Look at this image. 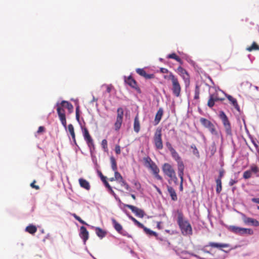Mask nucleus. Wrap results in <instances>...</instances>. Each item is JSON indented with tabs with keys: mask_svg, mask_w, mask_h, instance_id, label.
Instances as JSON below:
<instances>
[{
	"mask_svg": "<svg viewBox=\"0 0 259 259\" xmlns=\"http://www.w3.org/2000/svg\"><path fill=\"white\" fill-rule=\"evenodd\" d=\"M79 236L83 240V243L85 244L86 241L89 239V234L86 228L84 226H81L80 228Z\"/></svg>",
	"mask_w": 259,
	"mask_h": 259,
	"instance_id": "obj_15",
	"label": "nucleus"
},
{
	"mask_svg": "<svg viewBox=\"0 0 259 259\" xmlns=\"http://www.w3.org/2000/svg\"><path fill=\"white\" fill-rule=\"evenodd\" d=\"M76 118L78 121H79V108H76Z\"/></svg>",
	"mask_w": 259,
	"mask_h": 259,
	"instance_id": "obj_54",
	"label": "nucleus"
},
{
	"mask_svg": "<svg viewBox=\"0 0 259 259\" xmlns=\"http://www.w3.org/2000/svg\"><path fill=\"white\" fill-rule=\"evenodd\" d=\"M167 58L175 59L181 65L183 64V62L182 61V59L179 56H178L175 53L169 54L167 56Z\"/></svg>",
	"mask_w": 259,
	"mask_h": 259,
	"instance_id": "obj_30",
	"label": "nucleus"
},
{
	"mask_svg": "<svg viewBox=\"0 0 259 259\" xmlns=\"http://www.w3.org/2000/svg\"><path fill=\"white\" fill-rule=\"evenodd\" d=\"M171 82L172 88L171 91L172 94L177 97H179L181 95V86L177 77L173 79Z\"/></svg>",
	"mask_w": 259,
	"mask_h": 259,
	"instance_id": "obj_11",
	"label": "nucleus"
},
{
	"mask_svg": "<svg viewBox=\"0 0 259 259\" xmlns=\"http://www.w3.org/2000/svg\"><path fill=\"white\" fill-rule=\"evenodd\" d=\"M215 182L217 184L216 192L218 194H219L222 190V181H220V180H215Z\"/></svg>",
	"mask_w": 259,
	"mask_h": 259,
	"instance_id": "obj_35",
	"label": "nucleus"
},
{
	"mask_svg": "<svg viewBox=\"0 0 259 259\" xmlns=\"http://www.w3.org/2000/svg\"><path fill=\"white\" fill-rule=\"evenodd\" d=\"M124 81L131 88L134 89L138 93H141V89L138 87L137 81L131 76L125 77Z\"/></svg>",
	"mask_w": 259,
	"mask_h": 259,
	"instance_id": "obj_13",
	"label": "nucleus"
},
{
	"mask_svg": "<svg viewBox=\"0 0 259 259\" xmlns=\"http://www.w3.org/2000/svg\"><path fill=\"white\" fill-rule=\"evenodd\" d=\"M225 174V170L223 169H220L219 171V175L216 180H219L222 181V179L224 177Z\"/></svg>",
	"mask_w": 259,
	"mask_h": 259,
	"instance_id": "obj_43",
	"label": "nucleus"
},
{
	"mask_svg": "<svg viewBox=\"0 0 259 259\" xmlns=\"http://www.w3.org/2000/svg\"><path fill=\"white\" fill-rule=\"evenodd\" d=\"M219 117L222 120L223 125L225 127L226 133L227 135L231 136L232 135V129L230 122L228 119V117L223 111H221L219 112Z\"/></svg>",
	"mask_w": 259,
	"mask_h": 259,
	"instance_id": "obj_7",
	"label": "nucleus"
},
{
	"mask_svg": "<svg viewBox=\"0 0 259 259\" xmlns=\"http://www.w3.org/2000/svg\"><path fill=\"white\" fill-rule=\"evenodd\" d=\"M251 172L250 170H246L243 173V178L245 179H249L251 177Z\"/></svg>",
	"mask_w": 259,
	"mask_h": 259,
	"instance_id": "obj_40",
	"label": "nucleus"
},
{
	"mask_svg": "<svg viewBox=\"0 0 259 259\" xmlns=\"http://www.w3.org/2000/svg\"><path fill=\"white\" fill-rule=\"evenodd\" d=\"M251 170L252 172H254V173H256V172H258V167H257L256 166H255V165H254V166H252L251 167Z\"/></svg>",
	"mask_w": 259,
	"mask_h": 259,
	"instance_id": "obj_50",
	"label": "nucleus"
},
{
	"mask_svg": "<svg viewBox=\"0 0 259 259\" xmlns=\"http://www.w3.org/2000/svg\"><path fill=\"white\" fill-rule=\"evenodd\" d=\"M114 178L115 180H119V182L123 179L122 176L117 170L114 171Z\"/></svg>",
	"mask_w": 259,
	"mask_h": 259,
	"instance_id": "obj_39",
	"label": "nucleus"
},
{
	"mask_svg": "<svg viewBox=\"0 0 259 259\" xmlns=\"http://www.w3.org/2000/svg\"><path fill=\"white\" fill-rule=\"evenodd\" d=\"M25 231L31 234H34L37 231V228L34 225H30L26 228Z\"/></svg>",
	"mask_w": 259,
	"mask_h": 259,
	"instance_id": "obj_29",
	"label": "nucleus"
},
{
	"mask_svg": "<svg viewBox=\"0 0 259 259\" xmlns=\"http://www.w3.org/2000/svg\"><path fill=\"white\" fill-rule=\"evenodd\" d=\"M110 162L112 169L114 171H116L117 170L116 161L115 159L113 156L110 157Z\"/></svg>",
	"mask_w": 259,
	"mask_h": 259,
	"instance_id": "obj_33",
	"label": "nucleus"
},
{
	"mask_svg": "<svg viewBox=\"0 0 259 259\" xmlns=\"http://www.w3.org/2000/svg\"><path fill=\"white\" fill-rule=\"evenodd\" d=\"M248 52H251L254 50H259V46L255 42H253L251 46L246 48Z\"/></svg>",
	"mask_w": 259,
	"mask_h": 259,
	"instance_id": "obj_31",
	"label": "nucleus"
},
{
	"mask_svg": "<svg viewBox=\"0 0 259 259\" xmlns=\"http://www.w3.org/2000/svg\"><path fill=\"white\" fill-rule=\"evenodd\" d=\"M67 109L69 110V111L70 112H71L73 110V105L70 103V104H69L67 106Z\"/></svg>",
	"mask_w": 259,
	"mask_h": 259,
	"instance_id": "obj_58",
	"label": "nucleus"
},
{
	"mask_svg": "<svg viewBox=\"0 0 259 259\" xmlns=\"http://www.w3.org/2000/svg\"><path fill=\"white\" fill-rule=\"evenodd\" d=\"M112 224L113 225L114 229L120 234L122 235L125 236L126 232H122V226L119 224L115 219H113L112 220Z\"/></svg>",
	"mask_w": 259,
	"mask_h": 259,
	"instance_id": "obj_18",
	"label": "nucleus"
},
{
	"mask_svg": "<svg viewBox=\"0 0 259 259\" xmlns=\"http://www.w3.org/2000/svg\"><path fill=\"white\" fill-rule=\"evenodd\" d=\"M163 111L162 108H159L158 110L157 111L156 114L155 115V124H157L159 123L161 119L162 116L163 115Z\"/></svg>",
	"mask_w": 259,
	"mask_h": 259,
	"instance_id": "obj_24",
	"label": "nucleus"
},
{
	"mask_svg": "<svg viewBox=\"0 0 259 259\" xmlns=\"http://www.w3.org/2000/svg\"><path fill=\"white\" fill-rule=\"evenodd\" d=\"M153 142L156 149L161 150L163 149L161 128L156 129L153 137Z\"/></svg>",
	"mask_w": 259,
	"mask_h": 259,
	"instance_id": "obj_5",
	"label": "nucleus"
},
{
	"mask_svg": "<svg viewBox=\"0 0 259 259\" xmlns=\"http://www.w3.org/2000/svg\"><path fill=\"white\" fill-rule=\"evenodd\" d=\"M160 72L161 73H169L170 71H169V70L166 69V68H160Z\"/></svg>",
	"mask_w": 259,
	"mask_h": 259,
	"instance_id": "obj_52",
	"label": "nucleus"
},
{
	"mask_svg": "<svg viewBox=\"0 0 259 259\" xmlns=\"http://www.w3.org/2000/svg\"><path fill=\"white\" fill-rule=\"evenodd\" d=\"M177 223L182 234L184 236L191 235L193 233L192 228L189 221L185 220L181 211H177Z\"/></svg>",
	"mask_w": 259,
	"mask_h": 259,
	"instance_id": "obj_1",
	"label": "nucleus"
},
{
	"mask_svg": "<svg viewBox=\"0 0 259 259\" xmlns=\"http://www.w3.org/2000/svg\"><path fill=\"white\" fill-rule=\"evenodd\" d=\"M134 185L138 190H139L141 188V184L139 182L136 181L134 183Z\"/></svg>",
	"mask_w": 259,
	"mask_h": 259,
	"instance_id": "obj_57",
	"label": "nucleus"
},
{
	"mask_svg": "<svg viewBox=\"0 0 259 259\" xmlns=\"http://www.w3.org/2000/svg\"><path fill=\"white\" fill-rule=\"evenodd\" d=\"M95 232L97 235L100 238H103L107 234V232L99 227L95 228Z\"/></svg>",
	"mask_w": 259,
	"mask_h": 259,
	"instance_id": "obj_26",
	"label": "nucleus"
},
{
	"mask_svg": "<svg viewBox=\"0 0 259 259\" xmlns=\"http://www.w3.org/2000/svg\"><path fill=\"white\" fill-rule=\"evenodd\" d=\"M211 98H213V100L215 102H217V101H221L222 100V99H220L218 96V94H211L209 96Z\"/></svg>",
	"mask_w": 259,
	"mask_h": 259,
	"instance_id": "obj_47",
	"label": "nucleus"
},
{
	"mask_svg": "<svg viewBox=\"0 0 259 259\" xmlns=\"http://www.w3.org/2000/svg\"><path fill=\"white\" fill-rule=\"evenodd\" d=\"M252 201L254 202L259 204V198H253L252 199Z\"/></svg>",
	"mask_w": 259,
	"mask_h": 259,
	"instance_id": "obj_64",
	"label": "nucleus"
},
{
	"mask_svg": "<svg viewBox=\"0 0 259 259\" xmlns=\"http://www.w3.org/2000/svg\"><path fill=\"white\" fill-rule=\"evenodd\" d=\"M72 215L75 219V220H77L78 222L81 219L78 215H77L75 213H73Z\"/></svg>",
	"mask_w": 259,
	"mask_h": 259,
	"instance_id": "obj_61",
	"label": "nucleus"
},
{
	"mask_svg": "<svg viewBox=\"0 0 259 259\" xmlns=\"http://www.w3.org/2000/svg\"><path fill=\"white\" fill-rule=\"evenodd\" d=\"M170 154L173 159L177 162L178 175L179 177H182V176L184 175L185 166L181 157L175 149L171 152Z\"/></svg>",
	"mask_w": 259,
	"mask_h": 259,
	"instance_id": "obj_4",
	"label": "nucleus"
},
{
	"mask_svg": "<svg viewBox=\"0 0 259 259\" xmlns=\"http://www.w3.org/2000/svg\"><path fill=\"white\" fill-rule=\"evenodd\" d=\"M78 182L79 185L81 188H83L87 190H89L90 189L91 186L90 183L86 180L83 178H80L78 180Z\"/></svg>",
	"mask_w": 259,
	"mask_h": 259,
	"instance_id": "obj_19",
	"label": "nucleus"
},
{
	"mask_svg": "<svg viewBox=\"0 0 259 259\" xmlns=\"http://www.w3.org/2000/svg\"><path fill=\"white\" fill-rule=\"evenodd\" d=\"M70 103L68 101H62L60 103H59V105H61V107L64 108H67V106L69 104H70Z\"/></svg>",
	"mask_w": 259,
	"mask_h": 259,
	"instance_id": "obj_44",
	"label": "nucleus"
},
{
	"mask_svg": "<svg viewBox=\"0 0 259 259\" xmlns=\"http://www.w3.org/2000/svg\"><path fill=\"white\" fill-rule=\"evenodd\" d=\"M68 129L69 132L70 133V134L72 137V140H73L74 143L75 144H76V139H75V134L74 127H73V125L71 124H69L68 125Z\"/></svg>",
	"mask_w": 259,
	"mask_h": 259,
	"instance_id": "obj_27",
	"label": "nucleus"
},
{
	"mask_svg": "<svg viewBox=\"0 0 259 259\" xmlns=\"http://www.w3.org/2000/svg\"><path fill=\"white\" fill-rule=\"evenodd\" d=\"M165 146L168 149V150L170 151V152H172L175 150V149L172 147V145L168 141L165 143Z\"/></svg>",
	"mask_w": 259,
	"mask_h": 259,
	"instance_id": "obj_45",
	"label": "nucleus"
},
{
	"mask_svg": "<svg viewBox=\"0 0 259 259\" xmlns=\"http://www.w3.org/2000/svg\"><path fill=\"white\" fill-rule=\"evenodd\" d=\"M45 131V127L44 126H40L38 127L37 130V133H40Z\"/></svg>",
	"mask_w": 259,
	"mask_h": 259,
	"instance_id": "obj_59",
	"label": "nucleus"
},
{
	"mask_svg": "<svg viewBox=\"0 0 259 259\" xmlns=\"http://www.w3.org/2000/svg\"><path fill=\"white\" fill-rule=\"evenodd\" d=\"M238 182L237 180H233V179H231L229 182V185L230 186H233V185H234L235 184L237 183Z\"/></svg>",
	"mask_w": 259,
	"mask_h": 259,
	"instance_id": "obj_53",
	"label": "nucleus"
},
{
	"mask_svg": "<svg viewBox=\"0 0 259 259\" xmlns=\"http://www.w3.org/2000/svg\"><path fill=\"white\" fill-rule=\"evenodd\" d=\"M177 72L183 79L186 86L189 85L190 82V75L187 71L180 66L177 68Z\"/></svg>",
	"mask_w": 259,
	"mask_h": 259,
	"instance_id": "obj_10",
	"label": "nucleus"
},
{
	"mask_svg": "<svg viewBox=\"0 0 259 259\" xmlns=\"http://www.w3.org/2000/svg\"><path fill=\"white\" fill-rule=\"evenodd\" d=\"M167 74H168L163 75V78L166 80H168L172 81V80L175 79V78L177 77L171 72H169Z\"/></svg>",
	"mask_w": 259,
	"mask_h": 259,
	"instance_id": "obj_32",
	"label": "nucleus"
},
{
	"mask_svg": "<svg viewBox=\"0 0 259 259\" xmlns=\"http://www.w3.org/2000/svg\"><path fill=\"white\" fill-rule=\"evenodd\" d=\"M252 142L255 147L256 150L257 151H259V145H258V142H256L254 141H252Z\"/></svg>",
	"mask_w": 259,
	"mask_h": 259,
	"instance_id": "obj_56",
	"label": "nucleus"
},
{
	"mask_svg": "<svg viewBox=\"0 0 259 259\" xmlns=\"http://www.w3.org/2000/svg\"><path fill=\"white\" fill-rule=\"evenodd\" d=\"M124 111L122 108L119 107L117 109V116L116 121L114 123L115 131H118L122 125Z\"/></svg>",
	"mask_w": 259,
	"mask_h": 259,
	"instance_id": "obj_8",
	"label": "nucleus"
},
{
	"mask_svg": "<svg viewBox=\"0 0 259 259\" xmlns=\"http://www.w3.org/2000/svg\"><path fill=\"white\" fill-rule=\"evenodd\" d=\"M213 100V98L209 96V98L207 102V106L210 108H212L214 105L215 101Z\"/></svg>",
	"mask_w": 259,
	"mask_h": 259,
	"instance_id": "obj_41",
	"label": "nucleus"
},
{
	"mask_svg": "<svg viewBox=\"0 0 259 259\" xmlns=\"http://www.w3.org/2000/svg\"><path fill=\"white\" fill-rule=\"evenodd\" d=\"M207 246L214 248H224L229 247V245L226 243H219L210 242Z\"/></svg>",
	"mask_w": 259,
	"mask_h": 259,
	"instance_id": "obj_20",
	"label": "nucleus"
},
{
	"mask_svg": "<svg viewBox=\"0 0 259 259\" xmlns=\"http://www.w3.org/2000/svg\"><path fill=\"white\" fill-rule=\"evenodd\" d=\"M113 88V86L111 84L107 85L106 86V91L107 93H110L111 91V90Z\"/></svg>",
	"mask_w": 259,
	"mask_h": 259,
	"instance_id": "obj_55",
	"label": "nucleus"
},
{
	"mask_svg": "<svg viewBox=\"0 0 259 259\" xmlns=\"http://www.w3.org/2000/svg\"><path fill=\"white\" fill-rule=\"evenodd\" d=\"M81 130L84 139L85 141L91 152H92L95 148L93 139L91 136L87 128L85 127H81Z\"/></svg>",
	"mask_w": 259,
	"mask_h": 259,
	"instance_id": "obj_6",
	"label": "nucleus"
},
{
	"mask_svg": "<svg viewBox=\"0 0 259 259\" xmlns=\"http://www.w3.org/2000/svg\"><path fill=\"white\" fill-rule=\"evenodd\" d=\"M136 71L138 74L144 77L145 79H152L155 77L154 74H147L143 68H137Z\"/></svg>",
	"mask_w": 259,
	"mask_h": 259,
	"instance_id": "obj_16",
	"label": "nucleus"
},
{
	"mask_svg": "<svg viewBox=\"0 0 259 259\" xmlns=\"http://www.w3.org/2000/svg\"><path fill=\"white\" fill-rule=\"evenodd\" d=\"M124 206L132 210V211L133 213H134L137 217H138L140 218H143L145 215V213L143 209L139 208L136 206L130 204H124Z\"/></svg>",
	"mask_w": 259,
	"mask_h": 259,
	"instance_id": "obj_12",
	"label": "nucleus"
},
{
	"mask_svg": "<svg viewBox=\"0 0 259 259\" xmlns=\"http://www.w3.org/2000/svg\"><path fill=\"white\" fill-rule=\"evenodd\" d=\"M115 152L116 154H119L121 153L120 147L119 145H116L115 147Z\"/></svg>",
	"mask_w": 259,
	"mask_h": 259,
	"instance_id": "obj_48",
	"label": "nucleus"
},
{
	"mask_svg": "<svg viewBox=\"0 0 259 259\" xmlns=\"http://www.w3.org/2000/svg\"><path fill=\"white\" fill-rule=\"evenodd\" d=\"M229 101L232 103L233 106L235 107V108L238 111H240V107L238 104L237 101L236 99L229 95L227 97Z\"/></svg>",
	"mask_w": 259,
	"mask_h": 259,
	"instance_id": "obj_25",
	"label": "nucleus"
},
{
	"mask_svg": "<svg viewBox=\"0 0 259 259\" xmlns=\"http://www.w3.org/2000/svg\"><path fill=\"white\" fill-rule=\"evenodd\" d=\"M253 234V231L251 229L241 228L239 235H251Z\"/></svg>",
	"mask_w": 259,
	"mask_h": 259,
	"instance_id": "obj_23",
	"label": "nucleus"
},
{
	"mask_svg": "<svg viewBox=\"0 0 259 259\" xmlns=\"http://www.w3.org/2000/svg\"><path fill=\"white\" fill-rule=\"evenodd\" d=\"M242 219L244 223L246 225H250L254 227L259 226V222L251 218L247 217L245 214H242Z\"/></svg>",
	"mask_w": 259,
	"mask_h": 259,
	"instance_id": "obj_14",
	"label": "nucleus"
},
{
	"mask_svg": "<svg viewBox=\"0 0 259 259\" xmlns=\"http://www.w3.org/2000/svg\"><path fill=\"white\" fill-rule=\"evenodd\" d=\"M183 176L184 175H182V177H180V179H181V184H180V189L181 191H182L183 190Z\"/></svg>",
	"mask_w": 259,
	"mask_h": 259,
	"instance_id": "obj_60",
	"label": "nucleus"
},
{
	"mask_svg": "<svg viewBox=\"0 0 259 259\" xmlns=\"http://www.w3.org/2000/svg\"><path fill=\"white\" fill-rule=\"evenodd\" d=\"M201 124L206 128L210 129L214 124L209 120L203 117H201L199 119Z\"/></svg>",
	"mask_w": 259,
	"mask_h": 259,
	"instance_id": "obj_17",
	"label": "nucleus"
},
{
	"mask_svg": "<svg viewBox=\"0 0 259 259\" xmlns=\"http://www.w3.org/2000/svg\"><path fill=\"white\" fill-rule=\"evenodd\" d=\"M100 175H101V179L102 180V181H103V182L104 183L105 182H106V177L104 176L102 173L100 174Z\"/></svg>",
	"mask_w": 259,
	"mask_h": 259,
	"instance_id": "obj_62",
	"label": "nucleus"
},
{
	"mask_svg": "<svg viewBox=\"0 0 259 259\" xmlns=\"http://www.w3.org/2000/svg\"><path fill=\"white\" fill-rule=\"evenodd\" d=\"M143 160L144 166L152 171L154 177L156 179L162 181V177L159 175V168L151 158L149 156H146L143 158Z\"/></svg>",
	"mask_w": 259,
	"mask_h": 259,
	"instance_id": "obj_2",
	"label": "nucleus"
},
{
	"mask_svg": "<svg viewBox=\"0 0 259 259\" xmlns=\"http://www.w3.org/2000/svg\"><path fill=\"white\" fill-rule=\"evenodd\" d=\"M119 182L121 183V185L124 186L126 190H128L130 188L128 184L123 179L121 180Z\"/></svg>",
	"mask_w": 259,
	"mask_h": 259,
	"instance_id": "obj_46",
	"label": "nucleus"
},
{
	"mask_svg": "<svg viewBox=\"0 0 259 259\" xmlns=\"http://www.w3.org/2000/svg\"><path fill=\"white\" fill-rule=\"evenodd\" d=\"M208 131L212 135L216 137H219V133L214 125L212 126V127H211L210 129H209Z\"/></svg>",
	"mask_w": 259,
	"mask_h": 259,
	"instance_id": "obj_36",
	"label": "nucleus"
},
{
	"mask_svg": "<svg viewBox=\"0 0 259 259\" xmlns=\"http://www.w3.org/2000/svg\"><path fill=\"white\" fill-rule=\"evenodd\" d=\"M191 148L192 149L193 154L197 158H199L200 155L199 151L196 148V146L194 144L191 145Z\"/></svg>",
	"mask_w": 259,
	"mask_h": 259,
	"instance_id": "obj_37",
	"label": "nucleus"
},
{
	"mask_svg": "<svg viewBox=\"0 0 259 259\" xmlns=\"http://www.w3.org/2000/svg\"><path fill=\"white\" fill-rule=\"evenodd\" d=\"M135 224L136 225H137L140 228L143 229L145 228V226H144V225H143L142 223H141L138 221H137V222Z\"/></svg>",
	"mask_w": 259,
	"mask_h": 259,
	"instance_id": "obj_51",
	"label": "nucleus"
},
{
	"mask_svg": "<svg viewBox=\"0 0 259 259\" xmlns=\"http://www.w3.org/2000/svg\"><path fill=\"white\" fill-rule=\"evenodd\" d=\"M143 230L147 235L149 236H153L155 237L157 236V234L156 232L151 230L150 229L147 228L146 227H145V228L143 229Z\"/></svg>",
	"mask_w": 259,
	"mask_h": 259,
	"instance_id": "obj_34",
	"label": "nucleus"
},
{
	"mask_svg": "<svg viewBox=\"0 0 259 259\" xmlns=\"http://www.w3.org/2000/svg\"><path fill=\"white\" fill-rule=\"evenodd\" d=\"M194 99H198L199 98V89L196 86L195 90Z\"/></svg>",
	"mask_w": 259,
	"mask_h": 259,
	"instance_id": "obj_42",
	"label": "nucleus"
},
{
	"mask_svg": "<svg viewBox=\"0 0 259 259\" xmlns=\"http://www.w3.org/2000/svg\"><path fill=\"white\" fill-rule=\"evenodd\" d=\"M101 145L105 151H108L107 141L106 139H104L102 141Z\"/></svg>",
	"mask_w": 259,
	"mask_h": 259,
	"instance_id": "obj_38",
	"label": "nucleus"
},
{
	"mask_svg": "<svg viewBox=\"0 0 259 259\" xmlns=\"http://www.w3.org/2000/svg\"><path fill=\"white\" fill-rule=\"evenodd\" d=\"M57 112L59 118L63 126L65 129L67 128V122L65 115V112L64 108H63L61 105H59V103H57Z\"/></svg>",
	"mask_w": 259,
	"mask_h": 259,
	"instance_id": "obj_9",
	"label": "nucleus"
},
{
	"mask_svg": "<svg viewBox=\"0 0 259 259\" xmlns=\"http://www.w3.org/2000/svg\"><path fill=\"white\" fill-rule=\"evenodd\" d=\"M167 191L171 197V198L174 201H176L178 199L177 195L174 189L169 186H167Z\"/></svg>",
	"mask_w": 259,
	"mask_h": 259,
	"instance_id": "obj_22",
	"label": "nucleus"
},
{
	"mask_svg": "<svg viewBox=\"0 0 259 259\" xmlns=\"http://www.w3.org/2000/svg\"><path fill=\"white\" fill-rule=\"evenodd\" d=\"M36 183V181L35 180H34L31 184H30V186L32 188H34L36 190H39V187L38 186V185H35V183Z\"/></svg>",
	"mask_w": 259,
	"mask_h": 259,
	"instance_id": "obj_49",
	"label": "nucleus"
},
{
	"mask_svg": "<svg viewBox=\"0 0 259 259\" xmlns=\"http://www.w3.org/2000/svg\"><path fill=\"white\" fill-rule=\"evenodd\" d=\"M134 130L137 133H139L140 130V123L138 115H137L134 119Z\"/></svg>",
	"mask_w": 259,
	"mask_h": 259,
	"instance_id": "obj_21",
	"label": "nucleus"
},
{
	"mask_svg": "<svg viewBox=\"0 0 259 259\" xmlns=\"http://www.w3.org/2000/svg\"><path fill=\"white\" fill-rule=\"evenodd\" d=\"M128 218L135 224L137 222V220H136L135 218H134L133 216L130 215H128Z\"/></svg>",
	"mask_w": 259,
	"mask_h": 259,
	"instance_id": "obj_63",
	"label": "nucleus"
},
{
	"mask_svg": "<svg viewBox=\"0 0 259 259\" xmlns=\"http://www.w3.org/2000/svg\"><path fill=\"white\" fill-rule=\"evenodd\" d=\"M241 227L235 226H230L228 228V229L230 231L232 232L233 233L238 234L239 235L240 230Z\"/></svg>",
	"mask_w": 259,
	"mask_h": 259,
	"instance_id": "obj_28",
	"label": "nucleus"
},
{
	"mask_svg": "<svg viewBox=\"0 0 259 259\" xmlns=\"http://www.w3.org/2000/svg\"><path fill=\"white\" fill-rule=\"evenodd\" d=\"M162 170L164 174L169 178L168 182L171 184L173 181L176 184L178 183V178L176 176L175 171L172 166L168 163H165L162 165Z\"/></svg>",
	"mask_w": 259,
	"mask_h": 259,
	"instance_id": "obj_3",
	"label": "nucleus"
}]
</instances>
